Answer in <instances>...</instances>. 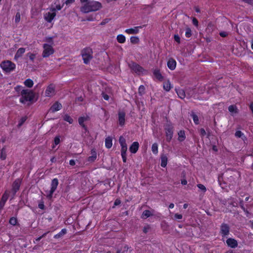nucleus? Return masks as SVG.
I'll return each mask as SVG.
<instances>
[{"mask_svg":"<svg viewBox=\"0 0 253 253\" xmlns=\"http://www.w3.org/2000/svg\"><path fill=\"white\" fill-rule=\"evenodd\" d=\"M25 121H26V118H21V120H20V122H19V123L18 124V126H22Z\"/></svg>","mask_w":253,"mask_h":253,"instance_id":"nucleus-58","label":"nucleus"},{"mask_svg":"<svg viewBox=\"0 0 253 253\" xmlns=\"http://www.w3.org/2000/svg\"><path fill=\"white\" fill-rule=\"evenodd\" d=\"M20 183L21 181L19 179H17L14 181L12 185V192H13L14 194H15L19 189Z\"/></svg>","mask_w":253,"mask_h":253,"instance_id":"nucleus-14","label":"nucleus"},{"mask_svg":"<svg viewBox=\"0 0 253 253\" xmlns=\"http://www.w3.org/2000/svg\"><path fill=\"white\" fill-rule=\"evenodd\" d=\"M84 63L87 64L93 58V51L91 48L86 47L83 49L81 52Z\"/></svg>","mask_w":253,"mask_h":253,"instance_id":"nucleus-3","label":"nucleus"},{"mask_svg":"<svg viewBox=\"0 0 253 253\" xmlns=\"http://www.w3.org/2000/svg\"><path fill=\"white\" fill-rule=\"evenodd\" d=\"M200 132L201 136H204L206 134V132L205 130L203 128L200 129Z\"/></svg>","mask_w":253,"mask_h":253,"instance_id":"nucleus-50","label":"nucleus"},{"mask_svg":"<svg viewBox=\"0 0 253 253\" xmlns=\"http://www.w3.org/2000/svg\"><path fill=\"white\" fill-rule=\"evenodd\" d=\"M27 56H29L30 59L33 62L35 58V57H36V55L34 53H28L27 54Z\"/></svg>","mask_w":253,"mask_h":253,"instance_id":"nucleus-46","label":"nucleus"},{"mask_svg":"<svg viewBox=\"0 0 253 253\" xmlns=\"http://www.w3.org/2000/svg\"><path fill=\"white\" fill-rule=\"evenodd\" d=\"M45 94L47 97H51L55 94V87L53 84H50L47 87Z\"/></svg>","mask_w":253,"mask_h":253,"instance_id":"nucleus-10","label":"nucleus"},{"mask_svg":"<svg viewBox=\"0 0 253 253\" xmlns=\"http://www.w3.org/2000/svg\"><path fill=\"white\" fill-rule=\"evenodd\" d=\"M33 84H34L33 81L32 80L29 79L26 80L24 82V84L28 87H32L33 85Z\"/></svg>","mask_w":253,"mask_h":253,"instance_id":"nucleus-31","label":"nucleus"},{"mask_svg":"<svg viewBox=\"0 0 253 253\" xmlns=\"http://www.w3.org/2000/svg\"><path fill=\"white\" fill-rule=\"evenodd\" d=\"M167 140L170 141L172 137L173 130L172 127H168L166 130Z\"/></svg>","mask_w":253,"mask_h":253,"instance_id":"nucleus-17","label":"nucleus"},{"mask_svg":"<svg viewBox=\"0 0 253 253\" xmlns=\"http://www.w3.org/2000/svg\"><path fill=\"white\" fill-rule=\"evenodd\" d=\"M25 52V48L21 47L19 48L16 53L15 54L14 58L17 59L19 58V57H21L22 54Z\"/></svg>","mask_w":253,"mask_h":253,"instance_id":"nucleus-21","label":"nucleus"},{"mask_svg":"<svg viewBox=\"0 0 253 253\" xmlns=\"http://www.w3.org/2000/svg\"><path fill=\"white\" fill-rule=\"evenodd\" d=\"M145 87L143 85H140L138 88V93L139 94V95H142L143 94H144L145 93Z\"/></svg>","mask_w":253,"mask_h":253,"instance_id":"nucleus-38","label":"nucleus"},{"mask_svg":"<svg viewBox=\"0 0 253 253\" xmlns=\"http://www.w3.org/2000/svg\"><path fill=\"white\" fill-rule=\"evenodd\" d=\"M75 1V0H66L64 3H65L66 5H69L72 3H73Z\"/></svg>","mask_w":253,"mask_h":253,"instance_id":"nucleus-56","label":"nucleus"},{"mask_svg":"<svg viewBox=\"0 0 253 253\" xmlns=\"http://www.w3.org/2000/svg\"><path fill=\"white\" fill-rule=\"evenodd\" d=\"M17 222V218L14 217H11L9 219V223L11 225H15L16 224Z\"/></svg>","mask_w":253,"mask_h":253,"instance_id":"nucleus-41","label":"nucleus"},{"mask_svg":"<svg viewBox=\"0 0 253 253\" xmlns=\"http://www.w3.org/2000/svg\"><path fill=\"white\" fill-rule=\"evenodd\" d=\"M34 97L35 94L33 91L29 89H23L21 91V97L20 98V102L24 104L27 101H32Z\"/></svg>","mask_w":253,"mask_h":253,"instance_id":"nucleus-2","label":"nucleus"},{"mask_svg":"<svg viewBox=\"0 0 253 253\" xmlns=\"http://www.w3.org/2000/svg\"><path fill=\"white\" fill-rule=\"evenodd\" d=\"M43 50L42 52V56L43 58L49 57L50 55L53 54L54 50L52 45L47 43L43 44Z\"/></svg>","mask_w":253,"mask_h":253,"instance_id":"nucleus-5","label":"nucleus"},{"mask_svg":"<svg viewBox=\"0 0 253 253\" xmlns=\"http://www.w3.org/2000/svg\"><path fill=\"white\" fill-rule=\"evenodd\" d=\"M174 41L175 42H176L177 43H180V38L178 35H174Z\"/></svg>","mask_w":253,"mask_h":253,"instance_id":"nucleus-47","label":"nucleus"},{"mask_svg":"<svg viewBox=\"0 0 253 253\" xmlns=\"http://www.w3.org/2000/svg\"><path fill=\"white\" fill-rule=\"evenodd\" d=\"M121 155L122 154H126V152L127 151V145H123L121 146Z\"/></svg>","mask_w":253,"mask_h":253,"instance_id":"nucleus-44","label":"nucleus"},{"mask_svg":"<svg viewBox=\"0 0 253 253\" xmlns=\"http://www.w3.org/2000/svg\"><path fill=\"white\" fill-rule=\"evenodd\" d=\"M139 147V144L137 142H134L129 148V150L132 153H135Z\"/></svg>","mask_w":253,"mask_h":253,"instance_id":"nucleus-19","label":"nucleus"},{"mask_svg":"<svg viewBox=\"0 0 253 253\" xmlns=\"http://www.w3.org/2000/svg\"><path fill=\"white\" fill-rule=\"evenodd\" d=\"M228 111L232 116H234L239 113V110L235 105H232L228 107Z\"/></svg>","mask_w":253,"mask_h":253,"instance_id":"nucleus-15","label":"nucleus"},{"mask_svg":"<svg viewBox=\"0 0 253 253\" xmlns=\"http://www.w3.org/2000/svg\"><path fill=\"white\" fill-rule=\"evenodd\" d=\"M63 120L68 122L70 124L73 123V119L68 115L66 114L63 116Z\"/></svg>","mask_w":253,"mask_h":253,"instance_id":"nucleus-28","label":"nucleus"},{"mask_svg":"<svg viewBox=\"0 0 253 253\" xmlns=\"http://www.w3.org/2000/svg\"><path fill=\"white\" fill-rule=\"evenodd\" d=\"M242 1L247 3L249 4L252 5L253 4V0H241Z\"/></svg>","mask_w":253,"mask_h":253,"instance_id":"nucleus-55","label":"nucleus"},{"mask_svg":"<svg viewBox=\"0 0 253 253\" xmlns=\"http://www.w3.org/2000/svg\"><path fill=\"white\" fill-rule=\"evenodd\" d=\"M91 156L88 158V161L89 162H93L96 159V153L95 150L93 149L91 151Z\"/></svg>","mask_w":253,"mask_h":253,"instance_id":"nucleus-22","label":"nucleus"},{"mask_svg":"<svg viewBox=\"0 0 253 253\" xmlns=\"http://www.w3.org/2000/svg\"><path fill=\"white\" fill-rule=\"evenodd\" d=\"M152 151L155 154H157L158 153V144L157 143L153 144L152 146Z\"/></svg>","mask_w":253,"mask_h":253,"instance_id":"nucleus-36","label":"nucleus"},{"mask_svg":"<svg viewBox=\"0 0 253 253\" xmlns=\"http://www.w3.org/2000/svg\"><path fill=\"white\" fill-rule=\"evenodd\" d=\"M220 229V233L223 237H225L229 235L230 232V227L227 224H221Z\"/></svg>","mask_w":253,"mask_h":253,"instance_id":"nucleus-9","label":"nucleus"},{"mask_svg":"<svg viewBox=\"0 0 253 253\" xmlns=\"http://www.w3.org/2000/svg\"><path fill=\"white\" fill-rule=\"evenodd\" d=\"M67 233V230L65 229H63L58 234H56L54 238L55 239H59L61 238L63 235H64Z\"/></svg>","mask_w":253,"mask_h":253,"instance_id":"nucleus-25","label":"nucleus"},{"mask_svg":"<svg viewBox=\"0 0 253 253\" xmlns=\"http://www.w3.org/2000/svg\"><path fill=\"white\" fill-rule=\"evenodd\" d=\"M153 75L155 77L160 81H162L164 79V77L162 75L160 70L157 69H156L154 70Z\"/></svg>","mask_w":253,"mask_h":253,"instance_id":"nucleus-18","label":"nucleus"},{"mask_svg":"<svg viewBox=\"0 0 253 253\" xmlns=\"http://www.w3.org/2000/svg\"><path fill=\"white\" fill-rule=\"evenodd\" d=\"M164 89L167 91H169L171 88V84L169 81H167L165 82L163 85Z\"/></svg>","mask_w":253,"mask_h":253,"instance_id":"nucleus-26","label":"nucleus"},{"mask_svg":"<svg viewBox=\"0 0 253 253\" xmlns=\"http://www.w3.org/2000/svg\"><path fill=\"white\" fill-rule=\"evenodd\" d=\"M109 21V19H105L100 23V25H104L108 23Z\"/></svg>","mask_w":253,"mask_h":253,"instance_id":"nucleus-53","label":"nucleus"},{"mask_svg":"<svg viewBox=\"0 0 253 253\" xmlns=\"http://www.w3.org/2000/svg\"><path fill=\"white\" fill-rule=\"evenodd\" d=\"M60 143V138L59 136H56L54 138V144L58 145Z\"/></svg>","mask_w":253,"mask_h":253,"instance_id":"nucleus-49","label":"nucleus"},{"mask_svg":"<svg viewBox=\"0 0 253 253\" xmlns=\"http://www.w3.org/2000/svg\"><path fill=\"white\" fill-rule=\"evenodd\" d=\"M152 215L151 211L149 210H145L142 214V218H147V217L150 216Z\"/></svg>","mask_w":253,"mask_h":253,"instance_id":"nucleus-29","label":"nucleus"},{"mask_svg":"<svg viewBox=\"0 0 253 253\" xmlns=\"http://www.w3.org/2000/svg\"><path fill=\"white\" fill-rule=\"evenodd\" d=\"M192 22H193V24L194 25H195V26H198V20H197V19H196V18H193V20H192Z\"/></svg>","mask_w":253,"mask_h":253,"instance_id":"nucleus-57","label":"nucleus"},{"mask_svg":"<svg viewBox=\"0 0 253 253\" xmlns=\"http://www.w3.org/2000/svg\"><path fill=\"white\" fill-rule=\"evenodd\" d=\"M50 11L46 12L44 14V19L47 22L50 23L55 17L56 15V9L54 8H51Z\"/></svg>","mask_w":253,"mask_h":253,"instance_id":"nucleus-7","label":"nucleus"},{"mask_svg":"<svg viewBox=\"0 0 253 253\" xmlns=\"http://www.w3.org/2000/svg\"><path fill=\"white\" fill-rule=\"evenodd\" d=\"M15 64L9 60L4 61L0 64L2 69L7 73H9L15 68Z\"/></svg>","mask_w":253,"mask_h":253,"instance_id":"nucleus-4","label":"nucleus"},{"mask_svg":"<svg viewBox=\"0 0 253 253\" xmlns=\"http://www.w3.org/2000/svg\"><path fill=\"white\" fill-rule=\"evenodd\" d=\"M46 41L49 42H51L52 43L53 42V41H52V37H48V38H46Z\"/></svg>","mask_w":253,"mask_h":253,"instance_id":"nucleus-63","label":"nucleus"},{"mask_svg":"<svg viewBox=\"0 0 253 253\" xmlns=\"http://www.w3.org/2000/svg\"><path fill=\"white\" fill-rule=\"evenodd\" d=\"M174 217L178 219H181L182 218V215L180 214L176 213L174 215Z\"/></svg>","mask_w":253,"mask_h":253,"instance_id":"nucleus-54","label":"nucleus"},{"mask_svg":"<svg viewBox=\"0 0 253 253\" xmlns=\"http://www.w3.org/2000/svg\"><path fill=\"white\" fill-rule=\"evenodd\" d=\"M176 62L173 58H170L169 60L167 63V65L169 68L171 70H173L176 67Z\"/></svg>","mask_w":253,"mask_h":253,"instance_id":"nucleus-16","label":"nucleus"},{"mask_svg":"<svg viewBox=\"0 0 253 253\" xmlns=\"http://www.w3.org/2000/svg\"><path fill=\"white\" fill-rule=\"evenodd\" d=\"M250 110L253 114V102H252L249 106Z\"/></svg>","mask_w":253,"mask_h":253,"instance_id":"nucleus-64","label":"nucleus"},{"mask_svg":"<svg viewBox=\"0 0 253 253\" xmlns=\"http://www.w3.org/2000/svg\"><path fill=\"white\" fill-rule=\"evenodd\" d=\"M102 7L100 2L96 1L86 2L81 7V11L83 13H88L99 10Z\"/></svg>","mask_w":253,"mask_h":253,"instance_id":"nucleus-1","label":"nucleus"},{"mask_svg":"<svg viewBox=\"0 0 253 253\" xmlns=\"http://www.w3.org/2000/svg\"><path fill=\"white\" fill-rule=\"evenodd\" d=\"M121 204V201L119 199H116L114 202V206H118Z\"/></svg>","mask_w":253,"mask_h":253,"instance_id":"nucleus-60","label":"nucleus"},{"mask_svg":"<svg viewBox=\"0 0 253 253\" xmlns=\"http://www.w3.org/2000/svg\"><path fill=\"white\" fill-rule=\"evenodd\" d=\"M62 107L61 103L58 102L54 103L49 109V111L52 113H54L56 111L60 110Z\"/></svg>","mask_w":253,"mask_h":253,"instance_id":"nucleus-12","label":"nucleus"},{"mask_svg":"<svg viewBox=\"0 0 253 253\" xmlns=\"http://www.w3.org/2000/svg\"><path fill=\"white\" fill-rule=\"evenodd\" d=\"M197 187L200 189L202 191H203V192H205L207 190V189L206 188V187L202 184H199L197 185Z\"/></svg>","mask_w":253,"mask_h":253,"instance_id":"nucleus-45","label":"nucleus"},{"mask_svg":"<svg viewBox=\"0 0 253 253\" xmlns=\"http://www.w3.org/2000/svg\"><path fill=\"white\" fill-rule=\"evenodd\" d=\"M119 142L121 146L123 145H126V139L123 136H120L119 138Z\"/></svg>","mask_w":253,"mask_h":253,"instance_id":"nucleus-43","label":"nucleus"},{"mask_svg":"<svg viewBox=\"0 0 253 253\" xmlns=\"http://www.w3.org/2000/svg\"><path fill=\"white\" fill-rule=\"evenodd\" d=\"M38 207L40 209L43 210L44 208V205L43 203H40L38 205Z\"/></svg>","mask_w":253,"mask_h":253,"instance_id":"nucleus-61","label":"nucleus"},{"mask_svg":"<svg viewBox=\"0 0 253 253\" xmlns=\"http://www.w3.org/2000/svg\"><path fill=\"white\" fill-rule=\"evenodd\" d=\"M167 164V157L166 156H163L161 157V166L163 168L166 167Z\"/></svg>","mask_w":253,"mask_h":253,"instance_id":"nucleus-32","label":"nucleus"},{"mask_svg":"<svg viewBox=\"0 0 253 253\" xmlns=\"http://www.w3.org/2000/svg\"><path fill=\"white\" fill-rule=\"evenodd\" d=\"M150 229V227L148 225L147 226H145L143 229V231L145 233H147Z\"/></svg>","mask_w":253,"mask_h":253,"instance_id":"nucleus-52","label":"nucleus"},{"mask_svg":"<svg viewBox=\"0 0 253 253\" xmlns=\"http://www.w3.org/2000/svg\"><path fill=\"white\" fill-rule=\"evenodd\" d=\"M219 35L222 37H226L228 34L225 32H221L219 33Z\"/></svg>","mask_w":253,"mask_h":253,"instance_id":"nucleus-59","label":"nucleus"},{"mask_svg":"<svg viewBox=\"0 0 253 253\" xmlns=\"http://www.w3.org/2000/svg\"><path fill=\"white\" fill-rule=\"evenodd\" d=\"M102 96L104 99H105V100H108L109 99V95L105 93L104 92H102Z\"/></svg>","mask_w":253,"mask_h":253,"instance_id":"nucleus-48","label":"nucleus"},{"mask_svg":"<svg viewBox=\"0 0 253 253\" xmlns=\"http://www.w3.org/2000/svg\"><path fill=\"white\" fill-rule=\"evenodd\" d=\"M192 35V32L190 28H187L186 29L185 36L187 38H190Z\"/></svg>","mask_w":253,"mask_h":253,"instance_id":"nucleus-42","label":"nucleus"},{"mask_svg":"<svg viewBox=\"0 0 253 253\" xmlns=\"http://www.w3.org/2000/svg\"><path fill=\"white\" fill-rule=\"evenodd\" d=\"M58 185V180L57 178H54L51 183V189L49 191L47 195L48 198H51L52 197L53 193L55 192Z\"/></svg>","mask_w":253,"mask_h":253,"instance_id":"nucleus-8","label":"nucleus"},{"mask_svg":"<svg viewBox=\"0 0 253 253\" xmlns=\"http://www.w3.org/2000/svg\"><path fill=\"white\" fill-rule=\"evenodd\" d=\"M191 116L192 118L193 119V120L195 124L196 125H198L199 123L198 117L194 113H192L191 114Z\"/></svg>","mask_w":253,"mask_h":253,"instance_id":"nucleus-35","label":"nucleus"},{"mask_svg":"<svg viewBox=\"0 0 253 253\" xmlns=\"http://www.w3.org/2000/svg\"><path fill=\"white\" fill-rule=\"evenodd\" d=\"M117 40L118 42L123 43L126 42V37L122 34H120L117 36Z\"/></svg>","mask_w":253,"mask_h":253,"instance_id":"nucleus-24","label":"nucleus"},{"mask_svg":"<svg viewBox=\"0 0 253 253\" xmlns=\"http://www.w3.org/2000/svg\"><path fill=\"white\" fill-rule=\"evenodd\" d=\"M130 41L131 43H132L133 44L137 43L139 42V38L137 37H134V36L130 37Z\"/></svg>","mask_w":253,"mask_h":253,"instance_id":"nucleus-37","label":"nucleus"},{"mask_svg":"<svg viewBox=\"0 0 253 253\" xmlns=\"http://www.w3.org/2000/svg\"><path fill=\"white\" fill-rule=\"evenodd\" d=\"M125 113L124 112H119V122L121 126H123L125 124Z\"/></svg>","mask_w":253,"mask_h":253,"instance_id":"nucleus-20","label":"nucleus"},{"mask_svg":"<svg viewBox=\"0 0 253 253\" xmlns=\"http://www.w3.org/2000/svg\"><path fill=\"white\" fill-rule=\"evenodd\" d=\"M62 7H63V6H61L60 4H57V5H56V7H54V8L56 9V10H60L61 9Z\"/></svg>","mask_w":253,"mask_h":253,"instance_id":"nucleus-62","label":"nucleus"},{"mask_svg":"<svg viewBox=\"0 0 253 253\" xmlns=\"http://www.w3.org/2000/svg\"><path fill=\"white\" fill-rule=\"evenodd\" d=\"M20 13L19 12H17L15 16V23L18 24L20 21Z\"/></svg>","mask_w":253,"mask_h":253,"instance_id":"nucleus-40","label":"nucleus"},{"mask_svg":"<svg viewBox=\"0 0 253 253\" xmlns=\"http://www.w3.org/2000/svg\"><path fill=\"white\" fill-rule=\"evenodd\" d=\"M176 92L178 96L181 99L184 98L186 96L185 92L183 89H179L176 91Z\"/></svg>","mask_w":253,"mask_h":253,"instance_id":"nucleus-33","label":"nucleus"},{"mask_svg":"<svg viewBox=\"0 0 253 253\" xmlns=\"http://www.w3.org/2000/svg\"><path fill=\"white\" fill-rule=\"evenodd\" d=\"M0 157L2 160H5L6 158V154L5 147H3L0 151Z\"/></svg>","mask_w":253,"mask_h":253,"instance_id":"nucleus-27","label":"nucleus"},{"mask_svg":"<svg viewBox=\"0 0 253 253\" xmlns=\"http://www.w3.org/2000/svg\"><path fill=\"white\" fill-rule=\"evenodd\" d=\"M87 120V117H81L79 118V124L81 126H85L84 123Z\"/></svg>","mask_w":253,"mask_h":253,"instance_id":"nucleus-34","label":"nucleus"},{"mask_svg":"<svg viewBox=\"0 0 253 253\" xmlns=\"http://www.w3.org/2000/svg\"><path fill=\"white\" fill-rule=\"evenodd\" d=\"M144 25L143 26H139L134 27L133 28L127 29L125 30V32L128 34H137L139 32V29L142 28Z\"/></svg>","mask_w":253,"mask_h":253,"instance_id":"nucleus-11","label":"nucleus"},{"mask_svg":"<svg viewBox=\"0 0 253 253\" xmlns=\"http://www.w3.org/2000/svg\"><path fill=\"white\" fill-rule=\"evenodd\" d=\"M128 66L132 71H133L134 72H135L138 75L142 74L143 72L145 71V70L142 67H141L140 65L135 62L130 63L128 64Z\"/></svg>","mask_w":253,"mask_h":253,"instance_id":"nucleus-6","label":"nucleus"},{"mask_svg":"<svg viewBox=\"0 0 253 253\" xmlns=\"http://www.w3.org/2000/svg\"><path fill=\"white\" fill-rule=\"evenodd\" d=\"M235 136L237 137L241 138L244 140V138H245L244 134L241 131H237L235 133Z\"/></svg>","mask_w":253,"mask_h":253,"instance_id":"nucleus-39","label":"nucleus"},{"mask_svg":"<svg viewBox=\"0 0 253 253\" xmlns=\"http://www.w3.org/2000/svg\"><path fill=\"white\" fill-rule=\"evenodd\" d=\"M226 244L227 245L232 248H235L238 246V242L237 241L233 238H229L226 240Z\"/></svg>","mask_w":253,"mask_h":253,"instance_id":"nucleus-13","label":"nucleus"},{"mask_svg":"<svg viewBox=\"0 0 253 253\" xmlns=\"http://www.w3.org/2000/svg\"><path fill=\"white\" fill-rule=\"evenodd\" d=\"M7 198H8V196L7 195H5V194H4L2 197V198L1 199V201H3L4 203H5V202L6 201V200H7Z\"/></svg>","mask_w":253,"mask_h":253,"instance_id":"nucleus-51","label":"nucleus"},{"mask_svg":"<svg viewBox=\"0 0 253 253\" xmlns=\"http://www.w3.org/2000/svg\"><path fill=\"white\" fill-rule=\"evenodd\" d=\"M112 146V139L108 136L105 139V146L107 148H110Z\"/></svg>","mask_w":253,"mask_h":253,"instance_id":"nucleus-23","label":"nucleus"},{"mask_svg":"<svg viewBox=\"0 0 253 253\" xmlns=\"http://www.w3.org/2000/svg\"><path fill=\"white\" fill-rule=\"evenodd\" d=\"M178 140L180 141H183L185 138V132L183 130H180L178 133Z\"/></svg>","mask_w":253,"mask_h":253,"instance_id":"nucleus-30","label":"nucleus"}]
</instances>
